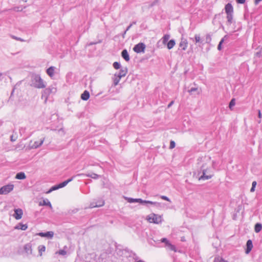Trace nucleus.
Masks as SVG:
<instances>
[{"instance_id": "17", "label": "nucleus", "mask_w": 262, "mask_h": 262, "mask_svg": "<svg viewBox=\"0 0 262 262\" xmlns=\"http://www.w3.org/2000/svg\"><path fill=\"white\" fill-rule=\"evenodd\" d=\"M75 176H73L71 178H70V179H69L61 183L58 184L59 188H61L65 187L69 183H70V182L73 181V179L75 178Z\"/></svg>"}, {"instance_id": "29", "label": "nucleus", "mask_w": 262, "mask_h": 262, "mask_svg": "<svg viewBox=\"0 0 262 262\" xmlns=\"http://www.w3.org/2000/svg\"><path fill=\"white\" fill-rule=\"evenodd\" d=\"M228 38V36L226 35L224 36V37L220 40L219 43L217 46V49L219 50H221L222 49V45L224 42L225 39H227Z\"/></svg>"}, {"instance_id": "11", "label": "nucleus", "mask_w": 262, "mask_h": 262, "mask_svg": "<svg viewBox=\"0 0 262 262\" xmlns=\"http://www.w3.org/2000/svg\"><path fill=\"white\" fill-rule=\"evenodd\" d=\"M14 213L13 216L16 220H20L22 217L23 214V210L20 208L15 209L14 210Z\"/></svg>"}, {"instance_id": "47", "label": "nucleus", "mask_w": 262, "mask_h": 262, "mask_svg": "<svg viewBox=\"0 0 262 262\" xmlns=\"http://www.w3.org/2000/svg\"><path fill=\"white\" fill-rule=\"evenodd\" d=\"M256 55L258 57H260L261 56H262V52H261V50L260 49L259 51L258 52H257L256 53Z\"/></svg>"}, {"instance_id": "18", "label": "nucleus", "mask_w": 262, "mask_h": 262, "mask_svg": "<svg viewBox=\"0 0 262 262\" xmlns=\"http://www.w3.org/2000/svg\"><path fill=\"white\" fill-rule=\"evenodd\" d=\"M121 56L126 61H128L130 60L129 55L126 49L122 51Z\"/></svg>"}, {"instance_id": "63", "label": "nucleus", "mask_w": 262, "mask_h": 262, "mask_svg": "<svg viewBox=\"0 0 262 262\" xmlns=\"http://www.w3.org/2000/svg\"><path fill=\"white\" fill-rule=\"evenodd\" d=\"M154 5H155V3H153L152 4H151V6H153Z\"/></svg>"}, {"instance_id": "64", "label": "nucleus", "mask_w": 262, "mask_h": 262, "mask_svg": "<svg viewBox=\"0 0 262 262\" xmlns=\"http://www.w3.org/2000/svg\"><path fill=\"white\" fill-rule=\"evenodd\" d=\"M260 49L261 50V52H262V47Z\"/></svg>"}, {"instance_id": "22", "label": "nucleus", "mask_w": 262, "mask_h": 262, "mask_svg": "<svg viewBox=\"0 0 262 262\" xmlns=\"http://www.w3.org/2000/svg\"><path fill=\"white\" fill-rule=\"evenodd\" d=\"M15 178L17 180H24L26 178V176L24 172H19L16 176Z\"/></svg>"}, {"instance_id": "59", "label": "nucleus", "mask_w": 262, "mask_h": 262, "mask_svg": "<svg viewBox=\"0 0 262 262\" xmlns=\"http://www.w3.org/2000/svg\"><path fill=\"white\" fill-rule=\"evenodd\" d=\"M136 23L137 22L136 21H134L132 23H130V24H132V26H133V25L136 24Z\"/></svg>"}, {"instance_id": "62", "label": "nucleus", "mask_w": 262, "mask_h": 262, "mask_svg": "<svg viewBox=\"0 0 262 262\" xmlns=\"http://www.w3.org/2000/svg\"><path fill=\"white\" fill-rule=\"evenodd\" d=\"M220 24H221V27H222L223 28H224V26H223V25L221 23H220Z\"/></svg>"}, {"instance_id": "5", "label": "nucleus", "mask_w": 262, "mask_h": 262, "mask_svg": "<svg viewBox=\"0 0 262 262\" xmlns=\"http://www.w3.org/2000/svg\"><path fill=\"white\" fill-rule=\"evenodd\" d=\"M150 223L159 224L162 222V218L161 216L152 213L148 216L147 219Z\"/></svg>"}, {"instance_id": "49", "label": "nucleus", "mask_w": 262, "mask_h": 262, "mask_svg": "<svg viewBox=\"0 0 262 262\" xmlns=\"http://www.w3.org/2000/svg\"><path fill=\"white\" fill-rule=\"evenodd\" d=\"M37 234L41 237H45V232H39Z\"/></svg>"}, {"instance_id": "50", "label": "nucleus", "mask_w": 262, "mask_h": 262, "mask_svg": "<svg viewBox=\"0 0 262 262\" xmlns=\"http://www.w3.org/2000/svg\"><path fill=\"white\" fill-rule=\"evenodd\" d=\"M173 103H174V101H173V100H172V101H171V102L168 104V106H167V107H168V108L170 107L173 105Z\"/></svg>"}, {"instance_id": "12", "label": "nucleus", "mask_w": 262, "mask_h": 262, "mask_svg": "<svg viewBox=\"0 0 262 262\" xmlns=\"http://www.w3.org/2000/svg\"><path fill=\"white\" fill-rule=\"evenodd\" d=\"M188 46V42L186 39L182 38L179 44V49L185 51Z\"/></svg>"}, {"instance_id": "1", "label": "nucleus", "mask_w": 262, "mask_h": 262, "mask_svg": "<svg viewBox=\"0 0 262 262\" xmlns=\"http://www.w3.org/2000/svg\"><path fill=\"white\" fill-rule=\"evenodd\" d=\"M31 85L37 89H43L47 85V83L37 74H33L31 76Z\"/></svg>"}, {"instance_id": "33", "label": "nucleus", "mask_w": 262, "mask_h": 262, "mask_svg": "<svg viewBox=\"0 0 262 262\" xmlns=\"http://www.w3.org/2000/svg\"><path fill=\"white\" fill-rule=\"evenodd\" d=\"M58 189H60L58 184L55 185L53 186H52L50 189L47 191V193H51L53 191L56 190Z\"/></svg>"}, {"instance_id": "21", "label": "nucleus", "mask_w": 262, "mask_h": 262, "mask_svg": "<svg viewBox=\"0 0 262 262\" xmlns=\"http://www.w3.org/2000/svg\"><path fill=\"white\" fill-rule=\"evenodd\" d=\"M54 69L55 68L53 66H51L48 68L46 70L47 74L52 78L54 75Z\"/></svg>"}, {"instance_id": "6", "label": "nucleus", "mask_w": 262, "mask_h": 262, "mask_svg": "<svg viewBox=\"0 0 262 262\" xmlns=\"http://www.w3.org/2000/svg\"><path fill=\"white\" fill-rule=\"evenodd\" d=\"M122 254L124 255V256L126 257H131L135 260H137L138 258L137 255L135 253H134L133 251L129 250L127 248L123 250Z\"/></svg>"}, {"instance_id": "30", "label": "nucleus", "mask_w": 262, "mask_h": 262, "mask_svg": "<svg viewBox=\"0 0 262 262\" xmlns=\"http://www.w3.org/2000/svg\"><path fill=\"white\" fill-rule=\"evenodd\" d=\"M170 38V35L169 34H165L163 37L162 38V42L164 45H165L167 43L168 40Z\"/></svg>"}, {"instance_id": "25", "label": "nucleus", "mask_w": 262, "mask_h": 262, "mask_svg": "<svg viewBox=\"0 0 262 262\" xmlns=\"http://www.w3.org/2000/svg\"><path fill=\"white\" fill-rule=\"evenodd\" d=\"M165 247L171 251H173L175 252H177V248L176 247L172 245L170 242L169 243H167V245L165 246Z\"/></svg>"}, {"instance_id": "46", "label": "nucleus", "mask_w": 262, "mask_h": 262, "mask_svg": "<svg viewBox=\"0 0 262 262\" xmlns=\"http://www.w3.org/2000/svg\"><path fill=\"white\" fill-rule=\"evenodd\" d=\"M214 262H226L223 259H220L219 258H215Z\"/></svg>"}, {"instance_id": "16", "label": "nucleus", "mask_w": 262, "mask_h": 262, "mask_svg": "<svg viewBox=\"0 0 262 262\" xmlns=\"http://www.w3.org/2000/svg\"><path fill=\"white\" fill-rule=\"evenodd\" d=\"M24 250L27 255L32 254V245L30 243L26 244L24 247Z\"/></svg>"}, {"instance_id": "43", "label": "nucleus", "mask_w": 262, "mask_h": 262, "mask_svg": "<svg viewBox=\"0 0 262 262\" xmlns=\"http://www.w3.org/2000/svg\"><path fill=\"white\" fill-rule=\"evenodd\" d=\"M160 198L162 199V200H165V201H168V202H171L170 201V200L165 195H161Z\"/></svg>"}, {"instance_id": "15", "label": "nucleus", "mask_w": 262, "mask_h": 262, "mask_svg": "<svg viewBox=\"0 0 262 262\" xmlns=\"http://www.w3.org/2000/svg\"><path fill=\"white\" fill-rule=\"evenodd\" d=\"M127 68H123L120 70L119 73H116L115 74L118 76L119 77L122 78L126 76L127 73Z\"/></svg>"}, {"instance_id": "52", "label": "nucleus", "mask_w": 262, "mask_h": 262, "mask_svg": "<svg viewBox=\"0 0 262 262\" xmlns=\"http://www.w3.org/2000/svg\"><path fill=\"white\" fill-rule=\"evenodd\" d=\"M132 27V24H129V25L126 28V31H128L130 29V28Z\"/></svg>"}, {"instance_id": "54", "label": "nucleus", "mask_w": 262, "mask_h": 262, "mask_svg": "<svg viewBox=\"0 0 262 262\" xmlns=\"http://www.w3.org/2000/svg\"><path fill=\"white\" fill-rule=\"evenodd\" d=\"M256 184H257V183H256V181H253V182H252V187H255V186H256Z\"/></svg>"}, {"instance_id": "20", "label": "nucleus", "mask_w": 262, "mask_h": 262, "mask_svg": "<svg viewBox=\"0 0 262 262\" xmlns=\"http://www.w3.org/2000/svg\"><path fill=\"white\" fill-rule=\"evenodd\" d=\"M90 98V93L87 90H85L81 95V99L84 101L88 100Z\"/></svg>"}, {"instance_id": "39", "label": "nucleus", "mask_w": 262, "mask_h": 262, "mask_svg": "<svg viewBox=\"0 0 262 262\" xmlns=\"http://www.w3.org/2000/svg\"><path fill=\"white\" fill-rule=\"evenodd\" d=\"M161 243H163L165 244V246L167 245V243H169L170 242L167 239V238L164 237L161 239L160 240Z\"/></svg>"}, {"instance_id": "31", "label": "nucleus", "mask_w": 262, "mask_h": 262, "mask_svg": "<svg viewBox=\"0 0 262 262\" xmlns=\"http://www.w3.org/2000/svg\"><path fill=\"white\" fill-rule=\"evenodd\" d=\"M85 176L88 177L92 178L94 179H97L100 177L99 175H98L96 173H95L86 174Z\"/></svg>"}, {"instance_id": "19", "label": "nucleus", "mask_w": 262, "mask_h": 262, "mask_svg": "<svg viewBox=\"0 0 262 262\" xmlns=\"http://www.w3.org/2000/svg\"><path fill=\"white\" fill-rule=\"evenodd\" d=\"M28 228L27 224H24L21 223H18L15 227V229L21 230H26Z\"/></svg>"}, {"instance_id": "9", "label": "nucleus", "mask_w": 262, "mask_h": 262, "mask_svg": "<svg viewBox=\"0 0 262 262\" xmlns=\"http://www.w3.org/2000/svg\"><path fill=\"white\" fill-rule=\"evenodd\" d=\"M104 204V201L101 199L99 198L98 200L93 201L90 204L91 208L99 207L103 206Z\"/></svg>"}, {"instance_id": "13", "label": "nucleus", "mask_w": 262, "mask_h": 262, "mask_svg": "<svg viewBox=\"0 0 262 262\" xmlns=\"http://www.w3.org/2000/svg\"><path fill=\"white\" fill-rule=\"evenodd\" d=\"M45 141V138L41 139L39 141H35L31 146V148L36 149L42 145Z\"/></svg>"}, {"instance_id": "51", "label": "nucleus", "mask_w": 262, "mask_h": 262, "mask_svg": "<svg viewBox=\"0 0 262 262\" xmlns=\"http://www.w3.org/2000/svg\"><path fill=\"white\" fill-rule=\"evenodd\" d=\"M262 0H254L255 5H258Z\"/></svg>"}, {"instance_id": "38", "label": "nucleus", "mask_w": 262, "mask_h": 262, "mask_svg": "<svg viewBox=\"0 0 262 262\" xmlns=\"http://www.w3.org/2000/svg\"><path fill=\"white\" fill-rule=\"evenodd\" d=\"M221 16V13L216 14L214 15V18L212 20V23L213 24H215V19H219Z\"/></svg>"}, {"instance_id": "7", "label": "nucleus", "mask_w": 262, "mask_h": 262, "mask_svg": "<svg viewBox=\"0 0 262 262\" xmlns=\"http://www.w3.org/2000/svg\"><path fill=\"white\" fill-rule=\"evenodd\" d=\"M14 185L13 184H8L0 188V194H6L13 190Z\"/></svg>"}, {"instance_id": "41", "label": "nucleus", "mask_w": 262, "mask_h": 262, "mask_svg": "<svg viewBox=\"0 0 262 262\" xmlns=\"http://www.w3.org/2000/svg\"><path fill=\"white\" fill-rule=\"evenodd\" d=\"M198 91L197 88H191L190 90H188V92L189 94H192L193 92Z\"/></svg>"}, {"instance_id": "27", "label": "nucleus", "mask_w": 262, "mask_h": 262, "mask_svg": "<svg viewBox=\"0 0 262 262\" xmlns=\"http://www.w3.org/2000/svg\"><path fill=\"white\" fill-rule=\"evenodd\" d=\"M262 229V225L260 223H257L255 225L254 231L256 233L259 232Z\"/></svg>"}, {"instance_id": "40", "label": "nucleus", "mask_w": 262, "mask_h": 262, "mask_svg": "<svg viewBox=\"0 0 262 262\" xmlns=\"http://www.w3.org/2000/svg\"><path fill=\"white\" fill-rule=\"evenodd\" d=\"M176 146V143L174 141L171 140L170 142L169 148L173 149Z\"/></svg>"}, {"instance_id": "4", "label": "nucleus", "mask_w": 262, "mask_h": 262, "mask_svg": "<svg viewBox=\"0 0 262 262\" xmlns=\"http://www.w3.org/2000/svg\"><path fill=\"white\" fill-rule=\"evenodd\" d=\"M57 91V89L55 85H52L45 89L41 95L42 99H45V102L47 101L48 97L51 94H54Z\"/></svg>"}, {"instance_id": "24", "label": "nucleus", "mask_w": 262, "mask_h": 262, "mask_svg": "<svg viewBox=\"0 0 262 262\" xmlns=\"http://www.w3.org/2000/svg\"><path fill=\"white\" fill-rule=\"evenodd\" d=\"M176 45L175 40L173 39H170L167 43V48L168 49L170 50L173 48L174 45Z\"/></svg>"}, {"instance_id": "60", "label": "nucleus", "mask_w": 262, "mask_h": 262, "mask_svg": "<svg viewBox=\"0 0 262 262\" xmlns=\"http://www.w3.org/2000/svg\"><path fill=\"white\" fill-rule=\"evenodd\" d=\"M202 157H200V158H198V161H201L202 160Z\"/></svg>"}, {"instance_id": "34", "label": "nucleus", "mask_w": 262, "mask_h": 262, "mask_svg": "<svg viewBox=\"0 0 262 262\" xmlns=\"http://www.w3.org/2000/svg\"><path fill=\"white\" fill-rule=\"evenodd\" d=\"M54 232L52 231H47L45 232V237L48 238H51L53 237Z\"/></svg>"}, {"instance_id": "36", "label": "nucleus", "mask_w": 262, "mask_h": 262, "mask_svg": "<svg viewBox=\"0 0 262 262\" xmlns=\"http://www.w3.org/2000/svg\"><path fill=\"white\" fill-rule=\"evenodd\" d=\"M113 67L114 69L118 70L120 69L121 66L120 62L115 61L113 64Z\"/></svg>"}, {"instance_id": "28", "label": "nucleus", "mask_w": 262, "mask_h": 262, "mask_svg": "<svg viewBox=\"0 0 262 262\" xmlns=\"http://www.w3.org/2000/svg\"><path fill=\"white\" fill-rule=\"evenodd\" d=\"M121 78L115 74L114 77L113 78V84L115 86L118 85Z\"/></svg>"}, {"instance_id": "56", "label": "nucleus", "mask_w": 262, "mask_h": 262, "mask_svg": "<svg viewBox=\"0 0 262 262\" xmlns=\"http://www.w3.org/2000/svg\"><path fill=\"white\" fill-rule=\"evenodd\" d=\"M258 117L259 118H261V114L260 110H258Z\"/></svg>"}, {"instance_id": "53", "label": "nucleus", "mask_w": 262, "mask_h": 262, "mask_svg": "<svg viewBox=\"0 0 262 262\" xmlns=\"http://www.w3.org/2000/svg\"><path fill=\"white\" fill-rule=\"evenodd\" d=\"M127 31H126V30H125L122 34V37L124 38H125V34L126 33Z\"/></svg>"}, {"instance_id": "45", "label": "nucleus", "mask_w": 262, "mask_h": 262, "mask_svg": "<svg viewBox=\"0 0 262 262\" xmlns=\"http://www.w3.org/2000/svg\"><path fill=\"white\" fill-rule=\"evenodd\" d=\"M12 37L13 38V39H15V40H19V41H25V40H24L23 39L20 38V37H16L15 36H12Z\"/></svg>"}, {"instance_id": "26", "label": "nucleus", "mask_w": 262, "mask_h": 262, "mask_svg": "<svg viewBox=\"0 0 262 262\" xmlns=\"http://www.w3.org/2000/svg\"><path fill=\"white\" fill-rule=\"evenodd\" d=\"M125 200L129 203H139L140 199H134L132 198L125 197Z\"/></svg>"}, {"instance_id": "10", "label": "nucleus", "mask_w": 262, "mask_h": 262, "mask_svg": "<svg viewBox=\"0 0 262 262\" xmlns=\"http://www.w3.org/2000/svg\"><path fill=\"white\" fill-rule=\"evenodd\" d=\"M140 200L141 201H140L139 203L140 204H141L143 205H145L146 206H148V204L154 205L157 207H159L160 205V204L157 202H152V201H150L143 200L142 199H140Z\"/></svg>"}, {"instance_id": "48", "label": "nucleus", "mask_w": 262, "mask_h": 262, "mask_svg": "<svg viewBox=\"0 0 262 262\" xmlns=\"http://www.w3.org/2000/svg\"><path fill=\"white\" fill-rule=\"evenodd\" d=\"M238 4H243L245 3L246 0H236Z\"/></svg>"}, {"instance_id": "23", "label": "nucleus", "mask_w": 262, "mask_h": 262, "mask_svg": "<svg viewBox=\"0 0 262 262\" xmlns=\"http://www.w3.org/2000/svg\"><path fill=\"white\" fill-rule=\"evenodd\" d=\"M39 205L49 206L50 208H52L51 203L47 199H44L42 202H39Z\"/></svg>"}, {"instance_id": "44", "label": "nucleus", "mask_w": 262, "mask_h": 262, "mask_svg": "<svg viewBox=\"0 0 262 262\" xmlns=\"http://www.w3.org/2000/svg\"><path fill=\"white\" fill-rule=\"evenodd\" d=\"M58 253L60 255H64L67 254V252L64 250H60L58 251Z\"/></svg>"}, {"instance_id": "3", "label": "nucleus", "mask_w": 262, "mask_h": 262, "mask_svg": "<svg viewBox=\"0 0 262 262\" xmlns=\"http://www.w3.org/2000/svg\"><path fill=\"white\" fill-rule=\"evenodd\" d=\"M225 13L227 14V26H230L233 22V8L231 3L227 4L224 8Z\"/></svg>"}, {"instance_id": "42", "label": "nucleus", "mask_w": 262, "mask_h": 262, "mask_svg": "<svg viewBox=\"0 0 262 262\" xmlns=\"http://www.w3.org/2000/svg\"><path fill=\"white\" fill-rule=\"evenodd\" d=\"M39 252L40 253V255H41L42 251H45L46 249V247L44 246H40L39 247Z\"/></svg>"}, {"instance_id": "14", "label": "nucleus", "mask_w": 262, "mask_h": 262, "mask_svg": "<svg viewBox=\"0 0 262 262\" xmlns=\"http://www.w3.org/2000/svg\"><path fill=\"white\" fill-rule=\"evenodd\" d=\"M253 248L252 241L251 239H248L246 243V248L245 249V253L249 254Z\"/></svg>"}, {"instance_id": "57", "label": "nucleus", "mask_w": 262, "mask_h": 262, "mask_svg": "<svg viewBox=\"0 0 262 262\" xmlns=\"http://www.w3.org/2000/svg\"><path fill=\"white\" fill-rule=\"evenodd\" d=\"M3 79V74L0 73V81H2Z\"/></svg>"}, {"instance_id": "35", "label": "nucleus", "mask_w": 262, "mask_h": 262, "mask_svg": "<svg viewBox=\"0 0 262 262\" xmlns=\"http://www.w3.org/2000/svg\"><path fill=\"white\" fill-rule=\"evenodd\" d=\"M235 105V99L234 98H232L229 102V108L230 110H232V107Z\"/></svg>"}, {"instance_id": "2", "label": "nucleus", "mask_w": 262, "mask_h": 262, "mask_svg": "<svg viewBox=\"0 0 262 262\" xmlns=\"http://www.w3.org/2000/svg\"><path fill=\"white\" fill-rule=\"evenodd\" d=\"M198 174H201L199 178V180H207L210 179L213 176V172L211 169L206 167L204 164L201 166Z\"/></svg>"}, {"instance_id": "58", "label": "nucleus", "mask_w": 262, "mask_h": 262, "mask_svg": "<svg viewBox=\"0 0 262 262\" xmlns=\"http://www.w3.org/2000/svg\"><path fill=\"white\" fill-rule=\"evenodd\" d=\"M255 187H252H252H251V189H250V191H251V192H253V191H254V190H255Z\"/></svg>"}, {"instance_id": "8", "label": "nucleus", "mask_w": 262, "mask_h": 262, "mask_svg": "<svg viewBox=\"0 0 262 262\" xmlns=\"http://www.w3.org/2000/svg\"><path fill=\"white\" fill-rule=\"evenodd\" d=\"M146 48L145 45L143 42H139L136 45L134 48L133 50L137 53L144 52Z\"/></svg>"}, {"instance_id": "37", "label": "nucleus", "mask_w": 262, "mask_h": 262, "mask_svg": "<svg viewBox=\"0 0 262 262\" xmlns=\"http://www.w3.org/2000/svg\"><path fill=\"white\" fill-rule=\"evenodd\" d=\"M211 36L209 34H207L205 36V43H210L211 41Z\"/></svg>"}, {"instance_id": "61", "label": "nucleus", "mask_w": 262, "mask_h": 262, "mask_svg": "<svg viewBox=\"0 0 262 262\" xmlns=\"http://www.w3.org/2000/svg\"><path fill=\"white\" fill-rule=\"evenodd\" d=\"M137 262H144V261L142 260H139L137 261Z\"/></svg>"}, {"instance_id": "32", "label": "nucleus", "mask_w": 262, "mask_h": 262, "mask_svg": "<svg viewBox=\"0 0 262 262\" xmlns=\"http://www.w3.org/2000/svg\"><path fill=\"white\" fill-rule=\"evenodd\" d=\"M194 39L195 43H201L203 45L204 44L203 43V40L201 38L200 35L195 34L194 35Z\"/></svg>"}, {"instance_id": "55", "label": "nucleus", "mask_w": 262, "mask_h": 262, "mask_svg": "<svg viewBox=\"0 0 262 262\" xmlns=\"http://www.w3.org/2000/svg\"><path fill=\"white\" fill-rule=\"evenodd\" d=\"M97 42H91L89 43V46H92V45H95V44H97Z\"/></svg>"}]
</instances>
